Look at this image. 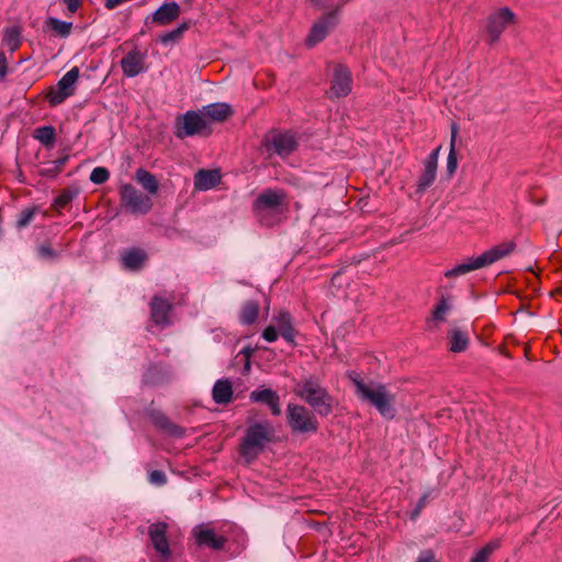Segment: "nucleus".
<instances>
[{"mask_svg":"<svg viewBox=\"0 0 562 562\" xmlns=\"http://www.w3.org/2000/svg\"><path fill=\"white\" fill-rule=\"evenodd\" d=\"M350 380L356 386V393L362 401L370 403L385 418L395 416V396L389 392L385 385L380 383H364L356 372L349 373Z\"/></svg>","mask_w":562,"mask_h":562,"instance_id":"nucleus-1","label":"nucleus"},{"mask_svg":"<svg viewBox=\"0 0 562 562\" xmlns=\"http://www.w3.org/2000/svg\"><path fill=\"white\" fill-rule=\"evenodd\" d=\"M294 392L305 403L312 406L321 416H328L333 412L334 398L313 376L297 382Z\"/></svg>","mask_w":562,"mask_h":562,"instance_id":"nucleus-2","label":"nucleus"},{"mask_svg":"<svg viewBox=\"0 0 562 562\" xmlns=\"http://www.w3.org/2000/svg\"><path fill=\"white\" fill-rule=\"evenodd\" d=\"M274 435V428L269 422L250 425L239 447L240 456L249 463L270 442Z\"/></svg>","mask_w":562,"mask_h":562,"instance_id":"nucleus-3","label":"nucleus"},{"mask_svg":"<svg viewBox=\"0 0 562 562\" xmlns=\"http://www.w3.org/2000/svg\"><path fill=\"white\" fill-rule=\"evenodd\" d=\"M285 198L282 190L268 189L262 191L252 204L255 215L259 222L267 226L273 225L272 216L283 211L286 205Z\"/></svg>","mask_w":562,"mask_h":562,"instance_id":"nucleus-4","label":"nucleus"},{"mask_svg":"<svg viewBox=\"0 0 562 562\" xmlns=\"http://www.w3.org/2000/svg\"><path fill=\"white\" fill-rule=\"evenodd\" d=\"M286 420L294 432H316L318 429L315 415L302 405L289 404Z\"/></svg>","mask_w":562,"mask_h":562,"instance_id":"nucleus-5","label":"nucleus"},{"mask_svg":"<svg viewBox=\"0 0 562 562\" xmlns=\"http://www.w3.org/2000/svg\"><path fill=\"white\" fill-rule=\"evenodd\" d=\"M120 196L122 205L135 214H146L153 206L151 199L132 184L121 186Z\"/></svg>","mask_w":562,"mask_h":562,"instance_id":"nucleus-6","label":"nucleus"},{"mask_svg":"<svg viewBox=\"0 0 562 562\" xmlns=\"http://www.w3.org/2000/svg\"><path fill=\"white\" fill-rule=\"evenodd\" d=\"M79 78V69L78 67H72L69 71H67L53 87L48 94L47 100L50 105H58L63 103L67 98L71 97L75 93V86Z\"/></svg>","mask_w":562,"mask_h":562,"instance_id":"nucleus-7","label":"nucleus"},{"mask_svg":"<svg viewBox=\"0 0 562 562\" xmlns=\"http://www.w3.org/2000/svg\"><path fill=\"white\" fill-rule=\"evenodd\" d=\"M209 128L207 121L202 112L188 111L178 119L176 136L186 138L193 135H201Z\"/></svg>","mask_w":562,"mask_h":562,"instance_id":"nucleus-8","label":"nucleus"},{"mask_svg":"<svg viewBox=\"0 0 562 562\" xmlns=\"http://www.w3.org/2000/svg\"><path fill=\"white\" fill-rule=\"evenodd\" d=\"M516 22L515 13L509 8H502L493 13L488 20L486 30L490 36V42L495 43L504 30Z\"/></svg>","mask_w":562,"mask_h":562,"instance_id":"nucleus-9","label":"nucleus"},{"mask_svg":"<svg viewBox=\"0 0 562 562\" xmlns=\"http://www.w3.org/2000/svg\"><path fill=\"white\" fill-rule=\"evenodd\" d=\"M192 535L199 547H205L212 550H222L227 542L226 537L217 535L214 529L203 524L195 526L192 530Z\"/></svg>","mask_w":562,"mask_h":562,"instance_id":"nucleus-10","label":"nucleus"},{"mask_svg":"<svg viewBox=\"0 0 562 562\" xmlns=\"http://www.w3.org/2000/svg\"><path fill=\"white\" fill-rule=\"evenodd\" d=\"M351 92V74L344 65H337L334 68L331 86L329 90L330 98H344Z\"/></svg>","mask_w":562,"mask_h":562,"instance_id":"nucleus-11","label":"nucleus"},{"mask_svg":"<svg viewBox=\"0 0 562 562\" xmlns=\"http://www.w3.org/2000/svg\"><path fill=\"white\" fill-rule=\"evenodd\" d=\"M297 147V142L293 134L289 132L274 133L268 139L267 148L280 157L284 158L291 155Z\"/></svg>","mask_w":562,"mask_h":562,"instance_id":"nucleus-12","label":"nucleus"},{"mask_svg":"<svg viewBox=\"0 0 562 562\" xmlns=\"http://www.w3.org/2000/svg\"><path fill=\"white\" fill-rule=\"evenodd\" d=\"M146 53L138 48L130 50L120 61L124 76L134 78L146 70L145 67Z\"/></svg>","mask_w":562,"mask_h":562,"instance_id":"nucleus-13","label":"nucleus"},{"mask_svg":"<svg viewBox=\"0 0 562 562\" xmlns=\"http://www.w3.org/2000/svg\"><path fill=\"white\" fill-rule=\"evenodd\" d=\"M336 23L337 20L335 14L329 13L324 15L312 26L311 32L306 37V45L308 47H314L321 43L327 36L329 31L335 27Z\"/></svg>","mask_w":562,"mask_h":562,"instance_id":"nucleus-14","label":"nucleus"},{"mask_svg":"<svg viewBox=\"0 0 562 562\" xmlns=\"http://www.w3.org/2000/svg\"><path fill=\"white\" fill-rule=\"evenodd\" d=\"M167 529L168 525L166 522L151 524L148 528L150 541L162 559H168L170 555L169 542L166 535Z\"/></svg>","mask_w":562,"mask_h":562,"instance_id":"nucleus-15","label":"nucleus"},{"mask_svg":"<svg viewBox=\"0 0 562 562\" xmlns=\"http://www.w3.org/2000/svg\"><path fill=\"white\" fill-rule=\"evenodd\" d=\"M181 9L177 2H165L154 13L145 19V24L154 23L158 25H167L177 20Z\"/></svg>","mask_w":562,"mask_h":562,"instance_id":"nucleus-16","label":"nucleus"},{"mask_svg":"<svg viewBox=\"0 0 562 562\" xmlns=\"http://www.w3.org/2000/svg\"><path fill=\"white\" fill-rule=\"evenodd\" d=\"M249 398L252 403H261L269 406L272 415L279 416L281 414L280 407V396L279 394L271 389H257L254 390Z\"/></svg>","mask_w":562,"mask_h":562,"instance_id":"nucleus-17","label":"nucleus"},{"mask_svg":"<svg viewBox=\"0 0 562 562\" xmlns=\"http://www.w3.org/2000/svg\"><path fill=\"white\" fill-rule=\"evenodd\" d=\"M440 146L437 147L432 153L429 155V157L425 161V168L419 177L418 184H417V191L424 192L426 189H428L436 179L437 173V165H438V155H439Z\"/></svg>","mask_w":562,"mask_h":562,"instance_id":"nucleus-18","label":"nucleus"},{"mask_svg":"<svg viewBox=\"0 0 562 562\" xmlns=\"http://www.w3.org/2000/svg\"><path fill=\"white\" fill-rule=\"evenodd\" d=\"M171 304L159 296H155L150 302V315L155 324L166 326L170 324L169 314Z\"/></svg>","mask_w":562,"mask_h":562,"instance_id":"nucleus-19","label":"nucleus"},{"mask_svg":"<svg viewBox=\"0 0 562 562\" xmlns=\"http://www.w3.org/2000/svg\"><path fill=\"white\" fill-rule=\"evenodd\" d=\"M515 248L516 244L514 241H505L484 251L482 255H480V257L484 263V267H486L510 255Z\"/></svg>","mask_w":562,"mask_h":562,"instance_id":"nucleus-20","label":"nucleus"},{"mask_svg":"<svg viewBox=\"0 0 562 562\" xmlns=\"http://www.w3.org/2000/svg\"><path fill=\"white\" fill-rule=\"evenodd\" d=\"M221 180L217 170H199L194 176V188L199 191H207L214 188Z\"/></svg>","mask_w":562,"mask_h":562,"instance_id":"nucleus-21","label":"nucleus"},{"mask_svg":"<svg viewBox=\"0 0 562 562\" xmlns=\"http://www.w3.org/2000/svg\"><path fill=\"white\" fill-rule=\"evenodd\" d=\"M202 114L206 119L216 122H223L233 113L232 108L227 103H212L203 106Z\"/></svg>","mask_w":562,"mask_h":562,"instance_id":"nucleus-22","label":"nucleus"},{"mask_svg":"<svg viewBox=\"0 0 562 562\" xmlns=\"http://www.w3.org/2000/svg\"><path fill=\"white\" fill-rule=\"evenodd\" d=\"M212 397L216 404L226 405L233 398V385L228 379L217 380L212 390Z\"/></svg>","mask_w":562,"mask_h":562,"instance_id":"nucleus-23","label":"nucleus"},{"mask_svg":"<svg viewBox=\"0 0 562 562\" xmlns=\"http://www.w3.org/2000/svg\"><path fill=\"white\" fill-rule=\"evenodd\" d=\"M150 417L154 425L166 434L175 437H182L184 435V429L171 423L164 414L157 412L153 413Z\"/></svg>","mask_w":562,"mask_h":562,"instance_id":"nucleus-24","label":"nucleus"},{"mask_svg":"<svg viewBox=\"0 0 562 562\" xmlns=\"http://www.w3.org/2000/svg\"><path fill=\"white\" fill-rule=\"evenodd\" d=\"M483 267H484V263L480 256L476 258H470L465 262L457 265L454 268L447 270L445 272V277L446 278L460 277V276L467 274L471 271L481 269Z\"/></svg>","mask_w":562,"mask_h":562,"instance_id":"nucleus-25","label":"nucleus"},{"mask_svg":"<svg viewBox=\"0 0 562 562\" xmlns=\"http://www.w3.org/2000/svg\"><path fill=\"white\" fill-rule=\"evenodd\" d=\"M483 267H484V263L480 256L476 258H470L465 262L457 265L454 268L447 270L445 272V277L446 278L460 277V276L467 274L471 271L481 269Z\"/></svg>","mask_w":562,"mask_h":562,"instance_id":"nucleus-26","label":"nucleus"},{"mask_svg":"<svg viewBox=\"0 0 562 562\" xmlns=\"http://www.w3.org/2000/svg\"><path fill=\"white\" fill-rule=\"evenodd\" d=\"M277 323V330L286 341L294 340V329L292 327L291 315L286 312H280L274 318Z\"/></svg>","mask_w":562,"mask_h":562,"instance_id":"nucleus-27","label":"nucleus"},{"mask_svg":"<svg viewBox=\"0 0 562 562\" xmlns=\"http://www.w3.org/2000/svg\"><path fill=\"white\" fill-rule=\"evenodd\" d=\"M450 339V351L452 352H462L468 348L469 345V336L465 331L453 328L449 333Z\"/></svg>","mask_w":562,"mask_h":562,"instance_id":"nucleus-28","label":"nucleus"},{"mask_svg":"<svg viewBox=\"0 0 562 562\" xmlns=\"http://www.w3.org/2000/svg\"><path fill=\"white\" fill-rule=\"evenodd\" d=\"M33 138L50 149L55 144V128L52 125L37 127L33 132Z\"/></svg>","mask_w":562,"mask_h":562,"instance_id":"nucleus-29","label":"nucleus"},{"mask_svg":"<svg viewBox=\"0 0 562 562\" xmlns=\"http://www.w3.org/2000/svg\"><path fill=\"white\" fill-rule=\"evenodd\" d=\"M136 180L148 193L156 194L158 192V181L156 177L147 170L142 168L137 169Z\"/></svg>","mask_w":562,"mask_h":562,"instance_id":"nucleus-30","label":"nucleus"},{"mask_svg":"<svg viewBox=\"0 0 562 562\" xmlns=\"http://www.w3.org/2000/svg\"><path fill=\"white\" fill-rule=\"evenodd\" d=\"M146 259V255L140 249H131L122 256L124 266L128 269H139Z\"/></svg>","mask_w":562,"mask_h":562,"instance_id":"nucleus-31","label":"nucleus"},{"mask_svg":"<svg viewBox=\"0 0 562 562\" xmlns=\"http://www.w3.org/2000/svg\"><path fill=\"white\" fill-rule=\"evenodd\" d=\"M259 313V304L255 301H247L241 310L239 319L245 325H250L256 322Z\"/></svg>","mask_w":562,"mask_h":562,"instance_id":"nucleus-32","label":"nucleus"},{"mask_svg":"<svg viewBox=\"0 0 562 562\" xmlns=\"http://www.w3.org/2000/svg\"><path fill=\"white\" fill-rule=\"evenodd\" d=\"M458 135V126L452 124L451 126V139H450V150L447 158V170L449 175H453L458 167L457 160V151H456V138Z\"/></svg>","mask_w":562,"mask_h":562,"instance_id":"nucleus-33","label":"nucleus"},{"mask_svg":"<svg viewBox=\"0 0 562 562\" xmlns=\"http://www.w3.org/2000/svg\"><path fill=\"white\" fill-rule=\"evenodd\" d=\"M501 547V540L494 539L485 544L476 554L471 559L470 562H488L491 555Z\"/></svg>","mask_w":562,"mask_h":562,"instance_id":"nucleus-34","label":"nucleus"},{"mask_svg":"<svg viewBox=\"0 0 562 562\" xmlns=\"http://www.w3.org/2000/svg\"><path fill=\"white\" fill-rule=\"evenodd\" d=\"M46 23L48 27L60 37L69 36L72 30L71 22H66L56 18H49Z\"/></svg>","mask_w":562,"mask_h":562,"instance_id":"nucleus-35","label":"nucleus"},{"mask_svg":"<svg viewBox=\"0 0 562 562\" xmlns=\"http://www.w3.org/2000/svg\"><path fill=\"white\" fill-rule=\"evenodd\" d=\"M3 42L9 50L14 52L20 47L21 33L18 27H11L5 30Z\"/></svg>","mask_w":562,"mask_h":562,"instance_id":"nucleus-36","label":"nucleus"},{"mask_svg":"<svg viewBox=\"0 0 562 562\" xmlns=\"http://www.w3.org/2000/svg\"><path fill=\"white\" fill-rule=\"evenodd\" d=\"M187 30H188V24L187 23H182L177 29L164 33L160 36V42L162 44H165V45H167L169 43L178 42L183 36V33Z\"/></svg>","mask_w":562,"mask_h":562,"instance_id":"nucleus-37","label":"nucleus"},{"mask_svg":"<svg viewBox=\"0 0 562 562\" xmlns=\"http://www.w3.org/2000/svg\"><path fill=\"white\" fill-rule=\"evenodd\" d=\"M37 256L47 261L56 260L59 255L56 250H54L49 244H41L36 248Z\"/></svg>","mask_w":562,"mask_h":562,"instance_id":"nucleus-38","label":"nucleus"},{"mask_svg":"<svg viewBox=\"0 0 562 562\" xmlns=\"http://www.w3.org/2000/svg\"><path fill=\"white\" fill-rule=\"evenodd\" d=\"M450 310V304L448 303V300L445 297H441V300L438 302V304L435 306L432 311V317L435 321H445L446 314Z\"/></svg>","mask_w":562,"mask_h":562,"instance_id":"nucleus-39","label":"nucleus"},{"mask_svg":"<svg viewBox=\"0 0 562 562\" xmlns=\"http://www.w3.org/2000/svg\"><path fill=\"white\" fill-rule=\"evenodd\" d=\"M110 178V172L104 167H95L90 173V181L94 184H102Z\"/></svg>","mask_w":562,"mask_h":562,"instance_id":"nucleus-40","label":"nucleus"},{"mask_svg":"<svg viewBox=\"0 0 562 562\" xmlns=\"http://www.w3.org/2000/svg\"><path fill=\"white\" fill-rule=\"evenodd\" d=\"M149 482L155 485H164L167 479L162 471L154 470L149 473Z\"/></svg>","mask_w":562,"mask_h":562,"instance_id":"nucleus-41","label":"nucleus"},{"mask_svg":"<svg viewBox=\"0 0 562 562\" xmlns=\"http://www.w3.org/2000/svg\"><path fill=\"white\" fill-rule=\"evenodd\" d=\"M34 216V211L33 210H25L21 213V216L18 221V226L19 227H25L26 225L30 224V222L32 221Z\"/></svg>","mask_w":562,"mask_h":562,"instance_id":"nucleus-42","label":"nucleus"},{"mask_svg":"<svg viewBox=\"0 0 562 562\" xmlns=\"http://www.w3.org/2000/svg\"><path fill=\"white\" fill-rule=\"evenodd\" d=\"M262 337L268 341V342H273L278 339V330L276 328L274 325H270L268 326L263 333H262Z\"/></svg>","mask_w":562,"mask_h":562,"instance_id":"nucleus-43","label":"nucleus"},{"mask_svg":"<svg viewBox=\"0 0 562 562\" xmlns=\"http://www.w3.org/2000/svg\"><path fill=\"white\" fill-rule=\"evenodd\" d=\"M416 562H437L432 550H424L419 553Z\"/></svg>","mask_w":562,"mask_h":562,"instance_id":"nucleus-44","label":"nucleus"},{"mask_svg":"<svg viewBox=\"0 0 562 562\" xmlns=\"http://www.w3.org/2000/svg\"><path fill=\"white\" fill-rule=\"evenodd\" d=\"M70 13L77 12L82 0H61Z\"/></svg>","mask_w":562,"mask_h":562,"instance_id":"nucleus-45","label":"nucleus"},{"mask_svg":"<svg viewBox=\"0 0 562 562\" xmlns=\"http://www.w3.org/2000/svg\"><path fill=\"white\" fill-rule=\"evenodd\" d=\"M71 201V194L68 192H65L60 194L56 200L55 203L59 207H65L69 202Z\"/></svg>","mask_w":562,"mask_h":562,"instance_id":"nucleus-46","label":"nucleus"},{"mask_svg":"<svg viewBox=\"0 0 562 562\" xmlns=\"http://www.w3.org/2000/svg\"><path fill=\"white\" fill-rule=\"evenodd\" d=\"M7 59L3 53H0V77L4 78L7 75Z\"/></svg>","mask_w":562,"mask_h":562,"instance_id":"nucleus-47","label":"nucleus"},{"mask_svg":"<svg viewBox=\"0 0 562 562\" xmlns=\"http://www.w3.org/2000/svg\"><path fill=\"white\" fill-rule=\"evenodd\" d=\"M426 502H427V495L422 496L417 503L416 509L414 510V514H413L414 516H417L419 514L422 508L425 506Z\"/></svg>","mask_w":562,"mask_h":562,"instance_id":"nucleus-48","label":"nucleus"},{"mask_svg":"<svg viewBox=\"0 0 562 562\" xmlns=\"http://www.w3.org/2000/svg\"><path fill=\"white\" fill-rule=\"evenodd\" d=\"M67 159H68L67 157H64V158L58 159L57 162H58V165H64L67 161Z\"/></svg>","mask_w":562,"mask_h":562,"instance_id":"nucleus-49","label":"nucleus"}]
</instances>
